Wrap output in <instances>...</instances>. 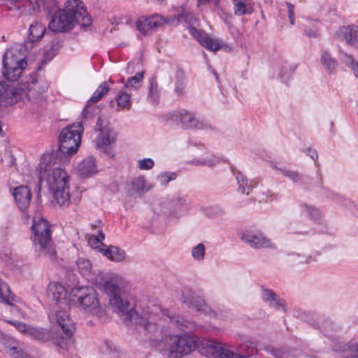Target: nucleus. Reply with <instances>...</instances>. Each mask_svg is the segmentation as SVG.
Listing matches in <instances>:
<instances>
[{"mask_svg":"<svg viewBox=\"0 0 358 358\" xmlns=\"http://www.w3.org/2000/svg\"><path fill=\"white\" fill-rule=\"evenodd\" d=\"M18 298L12 294L6 282L0 278V301L13 306V302H17Z\"/></svg>","mask_w":358,"mask_h":358,"instance_id":"27","label":"nucleus"},{"mask_svg":"<svg viewBox=\"0 0 358 358\" xmlns=\"http://www.w3.org/2000/svg\"><path fill=\"white\" fill-rule=\"evenodd\" d=\"M83 129L81 123H74L63 128L59 136L57 149L43 154L37 168L38 192L41 191V182L45 180L54 199L61 207L69 205L70 194L69 176L59 167V163L65 162L77 152Z\"/></svg>","mask_w":358,"mask_h":358,"instance_id":"1","label":"nucleus"},{"mask_svg":"<svg viewBox=\"0 0 358 358\" xmlns=\"http://www.w3.org/2000/svg\"><path fill=\"white\" fill-rule=\"evenodd\" d=\"M299 208L302 215L310 217L315 222H320L321 215L317 208L306 203L300 204Z\"/></svg>","mask_w":358,"mask_h":358,"instance_id":"35","label":"nucleus"},{"mask_svg":"<svg viewBox=\"0 0 358 358\" xmlns=\"http://www.w3.org/2000/svg\"><path fill=\"white\" fill-rule=\"evenodd\" d=\"M99 243H101L102 246H105L103 243H101V239L96 236H92L89 238V244L94 248H97L99 250Z\"/></svg>","mask_w":358,"mask_h":358,"instance_id":"60","label":"nucleus"},{"mask_svg":"<svg viewBox=\"0 0 358 358\" xmlns=\"http://www.w3.org/2000/svg\"><path fill=\"white\" fill-rule=\"evenodd\" d=\"M201 355L213 358H248L256 354V344L252 341H245L236 349V352L227 349L220 343L208 341L199 350Z\"/></svg>","mask_w":358,"mask_h":358,"instance_id":"5","label":"nucleus"},{"mask_svg":"<svg viewBox=\"0 0 358 358\" xmlns=\"http://www.w3.org/2000/svg\"><path fill=\"white\" fill-rule=\"evenodd\" d=\"M333 350L343 358H358V341L337 345Z\"/></svg>","mask_w":358,"mask_h":358,"instance_id":"21","label":"nucleus"},{"mask_svg":"<svg viewBox=\"0 0 358 358\" xmlns=\"http://www.w3.org/2000/svg\"><path fill=\"white\" fill-rule=\"evenodd\" d=\"M189 202L187 195L179 194L166 197L161 203V210L167 216L178 217L189 208Z\"/></svg>","mask_w":358,"mask_h":358,"instance_id":"9","label":"nucleus"},{"mask_svg":"<svg viewBox=\"0 0 358 358\" xmlns=\"http://www.w3.org/2000/svg\"><path fill=\"white\" fill-rule=\"evenodd\" d=\"M189 32L202 46L209 50L217 51L221 48L217 41L210 38L202 30L196 29L195 27H189Z\"/></svg>","mask_w":358,"mask_h":358,"instance_id":"17","label":"nucleus"},{"mask_svg":"<svg viewBox=\"0 0 358 358\" xmlns=\"http://www.w3.org/2000/svg\"><path fill=\"white\" fill-rule=\"evenodd\" d=\"M34 234V245L38 257H46L54 259L56 251L52 239L51 226L48 221L41 217H34L31 226Z\"/></svg>","mask_w":358,"mask_h":358,"instance_id":"4","label":"nucleus"},{"mask_svg":"<svg viewBox=\"0 0 358 358\" xmlns=\"http://www.w3.org/2000/svg\"><path fill=\"white\" fill-rule=\"evenodd\" d=\"M155 166V162L151 158H145L138 162V168L140 170H150Z\"/></svg>","mask_w":358,"mask_h":358,"instance_id":"50","label":"nucleus"},{"mask_svg":"<svg viewBox=\"0 0 358 358\" xmlns=\"http://www.w3.org/2000/svg\"><path fill=\"white\" fill-rule=\"evenodd\" d=\"M320 63L329 74L334 73L338 62L327 50H321Z\"/></svg>","mask_w":358,"mask_h":358,"instance_id":"24","label":"nucleus"},{"mask_svg":"<svg viewBox=\"0 0 358 358\" xmlns=\"http://www.w3.org/2000/svg\"><path fill=\"white\" fill-rule=\"evenodd\" d=\"M41 3L43 10L48 15L53 13L55 14L58 10H60L58 6V2L56 0H41Z\"/></svg>","mask_w":358,"mask_h":358,"instance_id":"45","label":"nucleus"},{"mask_svg":"<svg viewBox=\"0 0 358 358\" xmlns=\"http://www.w3.org/2000/svg\"><path fill=\"white\" fill-rule=\"evenodd\" d=\"M144 77V72L141 71L136 73L135 76L129 78L124 85V88L131 90H137L141 87Z\"/></svg>","mask_w":358,"mask_h":358,"instance_id":"36","label":"nucleus"},{"mask_svg":"<svg viewBox=\"0 0 358 358\" xmlns=\"http://www.w3.org/2000/svg\"><path fill=\"white\" fill-rule=\"evenodd\" d=\"M103 287L109 297L110 306L113 311L122 318L127 325L134 324L136 331L144 334L150 341H159V336L161 331L159 326L155 322L138 315L134 310V304L122 297L120 289L116 283L111 280L106 281Z\"/></svg>","mask_w":358,"mask_h":358,"instance_id":"2","label":"nucleus"},{"mask_svg":"<svg viewBox=\"0 0 358 358\" xmlns=\"http://www.w3.org/2000/svg\"><path fill=\"white\" fill-rule=\"evenodd\" d=\"M301 180V185L308 190L319 188L322 193L328 190L323 185L322 176L320 169L316 171L315 176L305 175L302 176Z\"/></svg>","mask_w":358,"mask_h":358,"instance_id":"19","label":"nucleus"},{"mask_svg":"<svg viewBox=\"0 0 358 358\" xmlns=\"http://www.w3.org/2000/svg\"><path fill=\"white\" fill-rule=\"evenodd\" d=\"M320 317L315 318H308L304 319V320L310 326L314 327L315 329H318L320 328V322H319Z\"/></svg>","mask_w":358,"mask_h":358,"instance_id":"64","label":"nucleus"},{"mask_svg":"<svg viewBox=\"0 0 358 358\" xmlns=\"http://www.w3.org/2000/svg\"><path fill=\"white\" fill-rule=\"evenodd\" d=\"M78 172L82 178L91 176L97 172L96 159L93 157H88L84 159L78 165Z\"/></svg>","mask_w":358,"mask_h":358,"instance_id":"22","label":"nucleus"},{"mask_svg":"<svg viewBox=\"0 0 358 358\" xmlns=\"http://www.w3.org/2000/svg\"><path fill=\"white\" fill-rule=\"evenodd\" d=\"M99 252L114 262H121L125 257L124 251L116 246H109L106 249L101 248Z\"/></svg>","mask_w":358,"mask_h":358,"instance_id":"29","label":"nucleus"},{"mask_svg":"<svg viewBox=\"0 0 358 358\" xmlns=\"http://www.w3.org/2000/svg\"><path fill=\"white\" fill-rule=\"evenodd\" d=\"M5 6L10 10H20V0H10L7 3H5Z\"/></svg>","mask_w":358,"mask_h":358,"instance_id":"57","label":"nucleus"},{"mask_svg":"<svg viewBox=\"0 0 358 358\" xmlns=\"http://www.w3.org/2000/svg\"><path fill=\"white\" fill-rule=\"evenodd\" d=\"M75 13L73 6L71 8L68 7L58 10L52 16L49 25V31L47 35L55 33L67 32L74 27Z\"/></svg>","mask_w":358,"mask_h":358,"instance_id":"8","label":"nucleus"},{"mask_svg":"<svg viewBox=\"0 0 358 358\" xmlns=\"http://www.w3.org/2000/svg\"><path fill=\"white\" fill-rule=\"evenodd\" d=\"M320 328L319 330L324 336H329L331 333L336 331L337 326L329 318L324 316H320Z\"/></svg>","mask_w":358,"mask_h":358,"instance_id":"34","label":"nucleus"},{"mask_svg":"<svg viewBox=\"0 0 358 358\" xmlns=\"http://www.w3.org/2000/svg\"><path fill=\"white\" fill-rule=\"evenodd\" d=\"M178 21L180 22H184L187 24L189 29V27H194L196 22V19L191 11L182 8L181 12L178 14Z\"/></svg>","mask_w":358,"mask_h":358,"instance_id":"38","label":"nucleus"},{"mask_svg":"<svg viewBox=\"0 0 358 358\" xmlns=\"http://www.w3.org/2000/svg\"><path fill=\"white\" fill-rule=\"evenodd\" d=\"M149 188L145 187V180L143 177H138L131 182V194H137L141 196L144 194Z\"/></svg>","mask_w":358,"mask_h":358,"instance_id":"37","label":"nucleus"},{"mask_svg":"<svg viewBox=\"0 0 358 358\" xmlns=\"http://www.w3.org/2000/svg\"><path fill=\"white\" fill-rule=\"evenodd\" d=\"M343 62L350 68H354L357 65V62L350 55H344Z\"/></svg>","mask_w":358,"mask_h":358,"instance_id":"58","label":"nucleus"},{"mask_svg":"<svg viewBox=\"0 0 358 358\" xmlns=\"http://www.w3.org/2000/svg\"><path fill=\"white\" fill-rule=\"evenodd\" d=\"M219 162L220 158L218 157L213 155L203 159H193L189 163L195 166H207L208 167H213Z\"/></svg>","mask_w":358,"mask_h":358,"instance_id":"41","label":"nucleus"},{"mask_svg":"<svg viewBox=\"0 0 358 358\" xmlns=\"http://www.w3.org/2000/svg\"><path fill=\"white\" fill-rule=\"evenodd\" d=\"M171 358H181L189 354L198 347V338L195 336L169 335L161 341Z\"/></svg>","mask_w":358,"mask_h":358,"instance_id":"6","label":"nucleus"},{"mask_svg":"<svg viewBox=\"0 0 358 358\" xmlns=\"http://www.w3.org/2000/svg\"><path fill=\"white\" fill-rule=\"evenodd\" d=\"M287 8V14L289 20V23L292 25L295 24V17H294V5L290 2L285 3Z\"/></svg>","mask_w":358,"mask_h":358,"instance_id":"54","label":"nucleus"},{"mask_svg":"<svg viewBox=\"0 0 358 358\" xmlns=\"http://www.w3.org/2000/svg\"><path fill=\"white\" fill-rule=\"evenodd\" d=\"M149 19L150 23L151 24L152 30L162 24L163 20L161 15H152L149 17Z\"/></svg>","mask_w":358,"mask_h":358,"instance_id":"55","label":"nucleus"},{"mask_svg":"<svg viewBox=\"0 0 358 358\" xmlns=\"http://www.w3.org/2000/svg\"><path fill=\"white\" fill-rule=\"evenodd\" d=\"M271 354L276 358H287V354L280 349L274 348L271 350Z\"/></svg>","mask_w":358,"mask_h":358,"instance_id":"62","label":"nucleus"},{"mask_svg":"<svg viewBox=\"0 0 358 358\" xmlns=\"http://www.w3.org/2000/svg\"><path fill=\"white\" fill-rule=\"evenodd\" d=\"M76 264L78 269L82 275L85 276L90 274L92 268V264L90 260L84 258H78L76 262Z\"/></svg>","mask_w":358,"mask_h":358,"instance_id":"43","label":"nucleus"},{"mask_svg":"<svg viewBox=\"0 0 358 358\" xmlns=\"http://www.w3.org/2000/svg\"><path fill=\"white\" fill-rule=\"evenodd\" d=\"M303 34L308 37L317 38L318 36L317 31L315 28H305Z\"/></svg>","mask_w":358,"mask_h":358,"instance_id":"63","label":"nucleus"},{"mask_svg":"<svg viewBox=\"0 0 358 358\" xmlns=\"http://www.w3.org/2000/svg\"><path fill=\"white\" fill-rule=\"evenodd\" d=\"M136 29L143 35H148L152 31L149 17L139 18L136 22Z\"/></svg>","mask_w":358,"mask_h":358,"instance_id":"40","label":"nucleus"},{"mask_svg":"<svg viewBox=\"0 0 358 358\" xmlns=\"http://www.w3.org/2000/svg\"><path fill=\"white\" fill-rule=\"evenodd\" d=\"M57 54V53L55 51H53L50 48L45 50L43 58L41 61V65L47 64L48 62H50L54 58V57Z\"/></svg>","mask_w":358,"mask_h":358,"instance_id":"52","label":"nucleus"},{"mask_svg":"<svg viewBox=\"0 0 358 358\" xmlns=\"http://www.w3.org/2000/svg\"><path fill=\"white\" fill-rule=\"evenodd\" d=\"M130 95L125 91L120 90L115 97L116 103L122 108H130Z\"/></svg>","mask_w":358,"mask_h":358,"instance_id":"42","label":"nucleus"},{"mask_svg":"<svg viewBox=\"0 0 358 358\" xmlns=\"http://www.w3.org/2000/svg\"><path fill=\"white\" fill-rule=\"evenodd\" d=\"M159 97V92L158 91L157 82L155 77H152L149 79V93L148 99L152 103L158 101Z\"/></svg>","mask_w":358,"mask_h":358,"instance_id":"39","label":"nucleus"},{"mask_svg":"<svg viewBox=\"0 0 358 358\" xmlns=\"http://www.w3.org/2000/svg\"><path fill=\"white\" fill-rule=\"evenodd\" d=\"M171 119L178 124H180L183 129H205L209 126L203 121L195 118L194 114L185 109L173 111L171 115Z\"/></svg>","mask_w":358,"mask_h":358,"instance_id":"13","label":"nucleus"},{"mask_svg":"<svg viewBox=\"0 0 358 358\" xmlns=\"http://www.w3.org/2000/svg\"><path fill=\"white\" fill-rule=\"evenodd\" d=\"M56 325L51 329L40 327H31L29 336L41 343L52 341L62 350H68L73 344V336L76 326L66 310L57 311Z\"/></svg>","mask_w":358,"mask_h":358,"instance_id":"3","label":"nucleus"},{"mask_svg":"<svg viewBox=\"0 0 358 358\" xmlns=\"http://www.w3.org/2000/svg\"><path fill=\"white\" fill-rule=\"evenodd\" d=\"M275 169L280 170L285 177L288 178L293 182H297L302 178L296 171H288L285 169H278L277 166H275Z\"/></svg>","mask_w":358,"mask_h":358,"instance_id":"49","label":"nucleus"},{"mask_svg":"<svg viewBox=\"0 0 358 358\" xmlns=\"http://www.w3.org/2000/svg\"><path fill=\"white\" fill-rule=\"evenodd\" d=\"M177 174L175 172L164 171L160 173L156 178L161 185H166L170 181L176 180Z\"/></svg>","mask_w":358,"mask_h":358,"instance_id":"44","label":"nucleus"},{"mask_svg":"<svg viewBox=\"0 0 358 358\" xmlns=\"http://www.w3.org/2000/svg\"><path fill=\"white\" fill-rule=\"evenodd\" d=\"M231 171L236 178L237 184L238 185L239 192H241L242 194L248 195L254 187V185L252 184V182L251 181L250 183H248L247 177L240 171H236L235 169L231 167Z\"/></svg>","mask_w":358,"mask_h":358,"instance_id":"26","label":"nucleus"},{"mask_svg":"<svg viewBox=\"0 0 358 358\" xmlns=\"http://www.w3.org/2000/svg\"><path fill=\"white\" fill-rule=\"evenodd\" d=\"M46 294L48 298L55 303H59L67 306L66 297L67 292L64 286L55 282L50 283Z\"/></svg>","mask_w":358,"mask_h":358,"instance_id":"18","label":"nucleus"},{"mask_svg":"<svg viewBox=\"0 0 358 358\" xmlns=\"http://www.w3.org/2000/svg\"><path fill=\"white\" fill-rule=\"evenodd\" d=\"M26 66H3L2 73L3 77L9 81H15L21 76Z\"/></svg>","mask_w":358,"mask_h":358,"instance_id":"32","label":"nucleus"},{"mask_svg":"<svg viewBox=\"0 0 358 358\" xmlns=\"http://www.w3.org/2000/svg\"><path fill=\"white\" fill-rule=\"evenodd\" d=\"M63 43H64L63 38H62L59 36L55 37L52 40L51 45L49 48L53 51H55L57 53H58L59 49L63 45Z\"/></svg>","mask_w":358,"mask_h":358,"instance_id":"53","label":"nucleus"},{"mask_svg":"<svg viewBox=\"0 0 358 358\" xmlns=\"http://www.w3.org/2000/svg\"><path fill=\"white\" fill-rule=\"evenodd\" d=\"M327 196H331V198L332 199H334L336 202L340 203L341 205L346 208H350L352 205V203L350 200H348L343 196L334 193L332 192H331L329 194H327Z\"/></svg>","mask_w":358,"mask_h":358,"instance_id":"48","label":"nucleus"},{"mask_svg":"<svg viewBox=\"0 0 358 358\" xmlns=\"http://www.w3.org/2000/svg\"><path fill=\"white\" fill-rule=\"evenodd\" d=\"M10 324H12L13 326H15L19 331H20L29 336V329L31 328L32 326L27 325L25 323L20 322L18 321L10 322Z\"/></svg>","mask_w":358,"mask_h":358,"instance_id":"51","label":"nucleus"},{"mask_svg":"<svg viewBox=\"0 0 358 358\" xmlns=\"http://www.w3.org/2000/svg\"><path fill=\"white\" fill-rule=\"evenodd\" d=\"M110 90L108 83L105 81L102 82L96 91H97L100 95L103 96L105 94H106Z\"/></svg>","mask_w":358,"mask_h":358,"instance_id":"56","label":"nucleus"},{"mask_svg":"<svg viewBox=\"0 0 358 358\" xmlns=\"http://www.w3.org/2000/svg\"><path fill=\"white\" fill-rule=\"evenodd\" d=\"M241 240L253 249H276L275 245L271 242L262 231L259 230L246 229L241 235Z\"/></svg>","mask_w":358,"mask_h":358,"instance_id":"12","label":"nucleus"},{"mask_svg":"<svg viewBox=\"0 0 358 358\" xmlns=\"http://www.w3.org/2000/svg\"><path fill=\"white\" fill-rule=\"evenodd\" d=\"M95 129L100 133L96 138V147L106 155H110L111 152L109 146L115 142L116 132L110 127L108 122L101 117L97 119Z\"/></svg>","mask_w":358,"mask_h":358,"instance_id":"10","label":"nucleus"},{"mask_svg":"<svg viewBox=\"0 0 358 358\" xmlns=\"http://www.w3.org/2000/svg\"><path fill=\"white\" fill-rule=\"evenodd\" d=\"M3 66H27V58L22 57L19 53H15L13 50H8L5 52L3 56Z\"/></svg>","mask_w":358,"mask_h":358,"instance_id":"23","label":"nucleus"},{"mask_svg":"<svg viewBox=\"0 0 358 358\" xmlns=\"http://www.w3.org/2000/svg\"><path fill=\"white\" fill-rule=\"evenodd\" d=\"M71 294L76 299L79 306L86 312L92 314L99 312V302L92 287H76L72 289Z\"/></svg>","mask_w":358,"mask_h":358,"instance_id":"7","label":"nucleus"},{"mask_svg":"<svg viewBox=\"0 0 358 358\" xmlns=\"http://www.w3.org/2000/svg\"><path fill=\"white\" fill-rule=\"evenodd\" d=\"M75 13V22L83 27H88L92 24V19L87 12L84 5L76 4L73 6Z\"/></svg>","mask_w":358,"mask_h":358,"instance_id":"25","label":"nucleus"},{"mask_svg":"<svg viewBox=\"0 0 358 358\" xmlns=\"http://www.w3.org/2000/svg\"><path fill=\"white\" fill-rule=\"evenodd\" d=\"M13 195L19 209L24 212L30 205L31 199L30 189L27 186L20 185L13 189Z\"/></svg>","mask_w":358,"mask_h":358,"instance_id":"15","label":"nucleus"},{"mask_svg":"<svg viewBox=\"0 0 358 358\" xmlns=\"http://www.w3.org/2000/svg\"><path fill=\"white\" fill-rule=\"evenodd\" d=\"M180 301L193 310L201 312L210 317H215V313L205 303L203 299L189 288H185L182 291Z\"/></svg>","mask_w":358,"mask_h":358,"instance_id":"11","label":"nucleus"},{"mask_svg":"<svg viewBox=\"0 0 358 358\" xmlns=\"http://www.w3.org/2000/svg\"><path fill=\"white\" fill-rule=\"evenodd\" d=\"M303 152L313 160H316L318 158L316 150L312 149L310 147L306 148Z\"/></svg>","mask_w":358,"mask_h":358,"instance_id":"61","label":"nucleus"},{"mask_svg":"<svg viewBox=\"0 0 358 358\" xmlns=\"http://www.w3.org/2000/svg\"><path fill=\"white\" fill-rule=\"evenodd\" d=\"M206 255V247L203 243H199L192 250V256L196 261L201 262L204 259Z\"/></svg>","mask_w":358,"mask_h":358,"instance_id":"46","label":"nucleus"},{"mask_svg":"<svg viewBox=\"0 0 358 358\" xmlns=\"http://www.w3.org/2000/svg\"><path fill=\"white\" fill-rule=\"evenodd\" d=\"M289 262L292 264H308L312 262L316 261L311 255L307 256L305 254L296 252H289L287 253Z\"/></svg>","mask_w":358,"mask_h":358,"instance_id":"31","label":"nucleus"},{"mask_svg":"<svg viewBox=\"0 0 358 358\" xmlns=\"http://www.w3.org/2000/svg\"><path fill=\"white\" fill-rule=\"evenodd\" d=\"M185 87V84L183 80H178L176 83L175 92L178 95H181L183 94L184 89Z\"/></svg>","mask_w":358,"mask_h":358,"instance_id":"59","label":"nucleus"},{"mask_svg":"<svg viewBox=\"0 0 358 358\" xmlns=\"http://www.w3.org/2000/svg\"><path fill=\"white\" fill-rule=\"evenodd\" d=\"M161 311L163 315L169 319L173 326L183 331L185 334L191 333L196 329V323L192 320L176 315L166 308H163Z\"/></svg>","mask_w":358,"mask_h":358,"instance_id":"14","label":"nucleus"},{"mask_svg":"<svg viewBox=\"0 0 358 358\" xmlns=\"http://www.w3.org/2000/svg\"><path fill=\"white\" fill-rule=\"evenodd\" d=\"M261 298L262 301L267 303L268 306L274 308L276 310L282 308L285 311L283 300L280 298L272 289L261 287Z\"/></svg>","mask_w":358,"mask_h":358,"instance_id":"20","label":"nucleus"},{"mask_svg":"<svg viewBox=\"0 0 358 358\" xmlns=\"http://www.w3.org/2000/svg\"><path fill=\"white\" fill-rule=\"evenodd\" d=\"M46 33L45 27L39 22L31 24L29 28L28 39L31 43L38 41Z\"/></svg>","mask_w":358,"mask_h":358,"instance_id":"28","label":"nucleus"},{"mask_svg":"<svg viewBox=\"0 0 358 358\" xmlns=\"http://www.w3.org/2000/svg\"><path fill=\"white\" fill-rule=\"evenodd\" d=\"M234 14L238 16L250 15L252 13V7L248 3L247 0H232Z\"/></svg>","mask_w":358,"mask_h":358,"instance_id":"33","label":"nucleus"},{"mask_svg":"<svg viewBox=\"0 0 358 358\" xmlns=\"http://www.w3.org/2000/svg\"><path fill=\"white\" fill-rule=\"evenodd\" d=\"M102 96L99 94L97 91H95L92 94V97L87 101L85 106L84 107L82 115L83 117H87L89 115H90L91 112L90 110V106L98 102L100 99H102Z\"/></svg>","mask_w":358,"mask_h":358,"instance_id":"47","label":"nucleus"},{"mask_svg":"<svg viewBox=\"0 0 358 358\" xmlns=\"http://www.w3.org/2000/svg\"><path fill=\"white\" fill-rule=\"evenodd\" d=\"M20 13L28 15L35 14L40 11V0H20Z\"/></svg>","mask_w":358,"mask_h":358,"instance_id":"30","label":"nucleus"},{"mask_svg":"<svg viewBox=\"0 0 358 358\" xmlns=\"http://www.w3.org/2000/svg\"><path fill=\"white\" fill-rule=\"evenodd\" d=\"M336 36L358 49V26H343L336 31Z\"/></svg>","mask_w":358,"mask_h":358,"instance_id":"16","label":"nucleus"}]
</instances>
